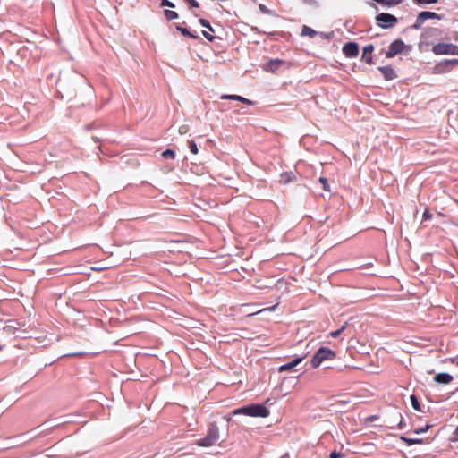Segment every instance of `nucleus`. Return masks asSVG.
I'll list each match as a JSON object with an SVG mask.
<instances>
[{"label": "nucleus", "mask_w": 458, "mask_h": 458, "mask_svg": "<svg viewBox=\"0 0 458 458\" xmlns=\"http://www.w3.org/2000/svg\"><path fill=\"white\" fill-rule=\"evenodd\" d=\"M438 0H413L418 4H436Z\"/></svg>", "instance_id": "nucleus-25"}, {"label": "nucleus", "mask_w": 458, "mask_h": 458, "mask_svg": "<svg viewBox=\"0 0 458 458\" xmlns=\"http://www.w3.org/2000/svg\"><path fill=\"white\" fill-rule=\"evenodd\" d=\"M387 5H395L402 3L403 0H386Z\"/></svg>", "instance_id": "nucleus-34"}, {"label": "nucleus", "mask_w": 458, "mask_h": 458, "mask_svg": "<svg viewBox=\"0 0 458 458\" xmlns=\"http://www.w3.org/2000/svg\"><path fill=\"white\" fill-rule=\"evenodd\" d=\"M179 133L180 134H185L189 131V126L188 125H182L179 127V130H178Z\"/></svg>", "instance_id": "nucleus-32"}, {"label": "nucleus", "mask_w": 458, "mask_h": 458, "mask_svg": "<svg viewBox=\"0 0 458 458\" xmlns=\"http://www.w3.org/2000/svg\"><path fill=\"white\" fill-rule=\"evenodd\" d=\"M379 71L387 81L393 80L396 77L395 72L391 66L379 67Z\"/></svg>", "instance_id": "nucleus-14"}, {"label": "nucleus", "mask_w": 458, "mask_h": 458, "mask_svg": "<svg viewBox=\"0 0 458 458\" xmlns=\"http://www.w3.org/2000/svg\"><path fill=\"white\" fill-rule=\"evenodd\" d=\"M162 157L164 158H170V159H174L175 157V153L174 150L172 149H166L165 150L163 153H162Z\"/></svg>", "instance_id": "nucleus-21"}, {"label": "nucleus", "mask_w": 458, "mask_h": 458, "mask_svg": "<svg viewBox=\"0 0 458 458\" xmlns=\"http://www.w3.org/2000/svg\"><path fill=\"white\" fill-rule=\"evenodd\" d=\"M282 64V61H281V60H277V59H276V60H272V61L270 62V64H271V65L276 64V67H277L279 64Z\"/></svg>", "instance_id": "nucleus-38"}, {"label": "nucleus", "mask_w": 458, "mask_h": 458, "mask_svg": "<svg viewBox=\"0 0 458 458\" xmlns=\"http://www.w3.org/2000/svg\"><path fill=\"white\" fill-rule=\"evenodd\" d=\"M335 358V353L327 347H320L313 355L310 364L316 369L325 360H332Z\"/></svg>", "instance_id": "nucleus-3"}, {"label": "nucleus", "mask_w": 458, "mask_h": 458, "mask_svg": "<svg viewBox=\"0 0 458 458\" xmlns=\"http://www.w3.org/2000/svg\"><path fill=\"white\" fill-rule=\"evenodd\" d=\"M456 365L458 366V360H457Z\"/></svg>", "instance_id": "nucleus-40"}, {"label": "nucleus", "mask_w": 458, "mask_h": 458, "mask_svg": "<svg viewBox=\"0 0 458 458\" xmlns=\"http://www.w3.org/2000/svg\"><path fill=\"white\" fill-rule=\"evenodd\" d=\"M404 43L401 39H396L392 42L386 52V57L391 58L401 53L403 50Z\"/></svg>", "instance_id": "nucleus-7"}, {"label": "nucleus", "mask_w": 458, "mask_h": 458, "mask_svg": "<svg viewBox=\"0 0 458 458\" xmlns=\"http://www.w3.org/2000/svg\"><path fill=\"white\" fill-rule=\"evenodd\" d=\"M219 439V429L217 425L213 422L209 425L207 435L196 441V445L201 447H210L216 444Z\"/></svg>", "instance_id": "nucleus-2"}, {"label": "nucleus", "mask_w": 458, "mask_h": 458, "mask_svg": "<svg viewBox=\"0 0 458 458\" xmlns=\"http://www.w3.org/2000/svg\"><path fill=\"white\" fill-rule=\"evenodd\" d=\"M318 181L322 184V188L325 191H330L329 184L327 178L320 177Z\"/></svg>", "instance_id": "nucleus-22"}, {"label": "nucleus", "mask_w": 458, "mask_h": 458, "mask_svg": "<svg viewBox=\"0 0 458 458\" xmlns=\"http://www.w3.org/2000/svg\"><path fill=\"white\" fill-rule=\"evenodd\" d=\"M430 428H431V425L427 424V425H426L425 427H423V428H416V429L414 430V433H416V434L425 433V432H427Z\"/></svg>", "instance_id": "nucleus-26"}, {"label": "nucleus", "mask_w": 458, "mask_h": 458, "mask_svg": "<svg viewBox=\"0 0 458 458\" xmlns=\"http://www.w3.org/2000/svg\"><path fill=\"white\" fill-rule=\"evenodd\" d=\"M451 441L452 442H456L458 441V426L456 427V428L454 429V433H453V437L451 438Z\"/></svg>", "instance_id": "nucleus-33"}, {"label": "nucleus", "mask_w": 458, "mask_h": 458, "mask_svg": "<svg viewBox=\"0 0 458 458\" xmlns=\"http://www.w3.org/2000/svg\"><path fill=\"white\" fill-rule=\"evenodd\" d=\"M259 8L260 10L261 13H266V14H270L271 13V10H269L266 5L264 4H259Z\"/></svg>", "instance_id": "nucleus-29"}, {"label": "nucleus", "mask_w": 458, "mask_h": 458, "mask_svg": "<svg viewBox=\"0 0 458 458\" xmlns=\"http://www.w3.org/2000/svg\"><path fill=\"white\" fill-rule=\"evenodd\" d=\"M199 23L202 27L206 29H209V31L213 32V28L211 27L209 21L205 19H199Z\"/></svg>", "instance_id": "nucleus-23"}, {"label": "nucleus", "mask_w": 458, "mask_h": 458, "mask_svg": "<svg viewBox=\"0 0 458 458\" xmlns=\"http://www.w3.org/2000/svg\"><path fill=\"white\" fill-rule=\"evenodd\" d=\"M188 146L192 154L196 155L199 153L197 144L193 140H188Z\"/></svg>", "instance_id": "nucleus-20"}, {"label": "nucleus", "mask_w": 458, "mask_h": 458, "mask_svg": "<svg viewBox=\"0 0 458 458\" xmlns=\"http://www.w3.org/2000/svg\"><path fill=\"white\" fill-rule=\"evenodd\" d=\"M301 35L309 36L310 38H313L316 35V31L314 30H312L311 28L304 25L302 27Z\"/></svg>", "instance_id": "nucleus-16"}, {"label": "nucleus", "mask_w": 458, "mask_h": 458, "mask_svg": "<svg viewBox=\"0 0 458 458\" xmlns=\"http://www.w3.org/2000/svg\"><path fill=\"white\" fill-rule=\"evenodd\" d=\"M161 6L174 8V4L168 0H161Z\"/></svg>", "instance_id": "nucleus-28"}, {"label": "nucleus", "mask_w": 458, "mask_h": 458, "mask_svg": "<svg viewBox=\"0 0 458 458\" xmlns=\"http://www.w3.org/2000/svg\"><path fill=\"white\" fill-rule=\"evenodd\" d=\"M344 454L338 453L336 451H333L329 455V458H344Z\"/></svg>", "instance_id": "nucleus-30"}, {"label": "nucleus", "mask_w": 458, "mask_h": 458, "mask_svg": "<svg viewBox=\"0 0 458 458\" xmlns=\"http://www.w3.org/2000/svg\"><path fill=\"white\" fill-rule=\"evenodd\" d=\"M343 53L346 57H356L359 54V46L355 42H348L343 47Z\"/></svg>", "instance_id": "nucleus-8"}, {"label": "nucleus", "mask_w": 458, "mask_h": 458, "mask_svg": "<svg viewBox=\"0 0 458 458\" xmlns=\"http://www.w3.org/2000/svg\"><path fill=\"white\" fill-rule=\"evenodd\" d=\"M432 217V215L428 211L426 210L424 213H423V218L425 220H428V219H430Z\"/></svg>", "instance_id": "nucleus-36"}, {"label": "nucleus", "mask_w": 458, "mask_h": 458, "mask_svg": "<svg viewBox=\"0 0 458 458\" xmlns=\"http://www.w3.org/2000/svg\"><path fill=\"white\" fill-rule=\"evenodd\" d=\"M428 19H440L439 15L433 12L424 11L419 13L416 22L413 24L415 30H419L425 21Z\"/></svg>", "instance_id": "nucleus-6"}, {"label": "nucleus", "mask_w": 458, "mask_h": 458, "mask_svg": "<svg viewBox=\"0 0 458 458\" xmlns=\"http://www.w3.org/2000/svg\"><path fill=\"white\" fill-rule=\"evenodd\" d=\"M165 16L168 21L175 20L178 18V13L174 11L165 10Z\"/></svg>", "instance_id": "nucleus-19"}, {"label": "nucleus", "mask_w": 458, "mask_h": 458, "mask_svg": "<svg viewBox=\"0 0 458 458\" xmlns=\"http://www.w3.org/2000/svg\"><path fill=\"white\" fill-rule=\"evenodd\" d=\"M410 399H411L412 408L418 411H420L421 409H420V403H419L417 397L414 394H412V395H411Z\"/></svg>", "instance_id": "nucleus-18"}, {"label": "nucleus", "mask_w": 458, "mask_h": 458, "mask_svg": "<svg viewBox=\"0 0 458 458\" xmlns=\"http://www.w3.org/2000/svg\"><path fill=\"white\" fill-rule=\"evenodd\" d=\"M432 51L435 55H458V46L452 43H438L433 46Z\"/></svg>", "instance_id": "nucleus-4"}, {"label": "nucleus", "mask_w": 458, "mask_h": 458, "mask_svg": "<svg viewBox=\"0 0 458 458\" xmlns=\"http://www.w3.org/2000/svg\"><path fill=\"white\" fill-rule=\"evenodd\" d=\"M374 50L373 45L369 44L363 47L362 50V60L365 61V63L371 64L372 62V53Z\"/></svg>", "instance_id": "nucleus-11"}, {"label": "nucleus", "mask_w": 458, "mask_h": 458, "mask_svg": "<svg viewBox=\"0 0 458 458\" xmlns=\"http://www.w3.org/2000/svg\"><path fill=\"white\" fill-rule=\"evenodd\" d=\"M225 418L226 419V420H227V421H229V420H231V417H230V415H228V416H225Z\"/></svg>", "instance_id": "nucleus-39"}, {"label": "nucleus", "mask_w": 458, "mask_h": 458, "mask_svg": "<svg viewBox=\"0 0 458 458\" xmlns=\"http://www.w3.org/2000/svg\"><path fill=\"white\" fill-rule=\"evenodd\" d=\"M453 68L452 65L449 64V60H445L436 64V66L434 67V72L437 74H442L449 72Z\"/></svg>", "instance_id": "nucleus-9"}, {"label": "nucleus", "mask_w": 458, "mask_h": 458, "mask_svg": "<svg viewBox=\"0 0 458 458\" xmlns=\"http://www.w3.org/2000/svg\"><path fill=\"white\" fill-rule=\"evenodd\" d=\"M186 3H188L190 8H199V4L196 0H184Z\"/></svg>", "instance_id": "nucleus-27"}, {"label": "nucleus", "mask_w": 458, "mask_h": 458, "mask_svg": "<svg viewBox=\"0 0 458 458\" xmlns=\"http://www.w3.org/2000/svg\"><path fill=\"white\" fill-rule=\"evenodd\" d=\"M176 29L185 37H189V38H197V36H195L192 33H191L189 31V30L186 29V28H182L181 26H176Z\"/></svg>", "instance_id": "nucleus-17"}, {"label": "nucleus", "mask_w": 458, "mask_h": 458, "mask_svg": "<svg viewBox=\"0 0 458 458\" xmlns=\"http://www.w3.org/2000/svg\"><path fill=\"white\" fill-rule=\"evenodd\" d=\"M202 34L208 41H213L215 38V37L211 33L206 30H202Z\"/></svg>", "instance_id": "nucleus-31"}, {"label": "nucleus", "mask_w": 458, "mask_h": 458, "mask_svg": "<svg viewBox=\"0 0 458 458\" xmlns=\"http://www.w3.org/2000/svg\"><path fill=\"white\" fill-rule=\"evenodd\" d=\"M435 382L438 384H449L453 380V377L448 373H438L434 377Z\"/></svg>", "instance_id": "nucleus-13"}, {"label": "nucleus", "mask_w": 458, "mask_h": 458, "mask_svg": "<svg viewBox=\"0 0 458 458\" xmlns=\"http://www.w3.org/2000/svg\"><path fill=\"white\" fill-rule=\"evenodd\" d=\"M377 24L381 28H392L394 27L396 22L397 19L395 16L386 13H381L376 17Z\"/></svg>", "instance_id": "nucleus-5"}, {"label": "nucleus", "mask_w": 458, "mask_h": 458, "mask_svg": "<svg viewBox=\"0 0 458 458\" xmlns=\"http://www.w3.org/2000/svg\"><path fill=\"white\" fill-rule=\"evenodd\" d=\"M221 99H228V100H236V101H240L245 105H248V106H252L254 105V102L246 98H243L242 96H239V95H228V94H224L221 96Z\"/></svg>", "instance_id": "nucleus-10"}, {"label": "nucleus", "mask_w": 458, "mask_h": 458, "mask_svg": "<svg viewBox=\"0 0 458 458\" xmlns=\"http://www.w3.org/2000/svg\"><path fill=\"white\" fill-rule=\"evenodd\" d=\"M400 439L402 441H403L404 443H406L408 445H415V444H422L423 443L422 439H420V438H408V437H403V436H402L400 437Z\"/></svg>", "instance_id": "nucleus-15"}, {"label": "nucleus", "mask_w": 458, "mask_h": 458, "mask_svg": "<svg viewBox=\"0 0 458 458\" xmlns=\"http://www.w3.org/2000/svg\"><path fill=\"white\" fill-rule=\"evenodd\" d=\"M302 360H303V357L295 358L293 360L280 366L278 369V371L279 372L289 371L292 369H293L294 367H296L297 365H299Z\"/></svg>", "instance_id": "nucleus-12"}, {"label": "nucleus", "mask_w": 458, "mask_h": 458, "mask_svg": "<svg viewBox=\"0 0 458 458\" xmlns=\"http://www.w3.org/2000/svg\"><path fill=\"white\" fill-rule=\"evenodd\" d=\"M345 328L344 326H343L341 328L335 330V331H332L330 332L329 335L333 338H336L340 335V334L344 331V329Z\"/></svg>", "instance_id": "nucleus-24"}, {"label": "nucleus", "mask_w": 458, "mask_h": 458, "mask_svg": "<svg viewBox=\"0 0 458 458\" xmlns=\"http://www.w3.org/2000/svg\"><path fill=\"white\" fill-rule=\"evenodd\" d=\"M399 417H400V421H399V423H398V428H399L400 429H402V428H403V425H404V423H403V418L402 414H400V413H399Z\"/></svg>", "instance_id": "nucleus-35"}, {"label": "nucleus", "mask_w": 458, "mask_h": 458, "mask_svg": "<svg viewBox=\"0 0 458 458\" xmlns=\"http://www.w3.org/2000/svg\"><path fill=\"white\" fill-rule=\"evenodd\" d=\"M232 414L267 418L269 416L270 411L263 404H251L236 409L232 412Z\"/></svg>", "instance_id": "nucleus-1"}, {"label": "nucleus", "mask_w": 458, "mask_h": 458, "mask_svg": "<svg viewBox=\"0 0 458 458\" xmlns=\"http://www.w3.org/2000/svg\"><path fill=\"white\" fill-rule=\"evenodd\" d=\"M449 64L452 65V68H454L455 65H458V59H450Z\"/></svg>", "instance_id": "nucleus-37"}]
</instances>
